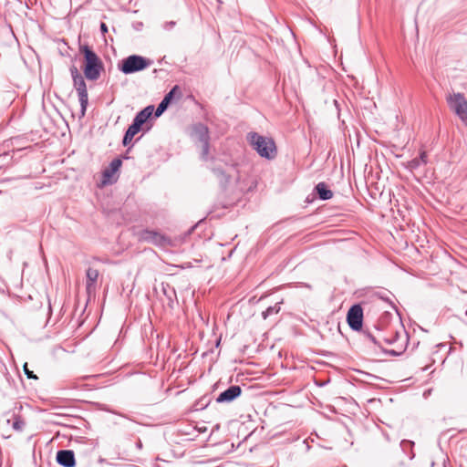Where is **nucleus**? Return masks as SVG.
I'll return each instance as SVG.
<instances>
[{
  "label": "nucleus",
  "instance_id": "9",
  "mask_svg": "<svg viewBox=\"0 0 467 467\" xmlns=\"http://www.w3.org/2000/svg\"><path fill=\"white\" fill-rule=\"evenodd\" d=\"M347 321L349 327L354 331H358L363 325V309L360 305H353L348 311Z\"/></svg>",
  "mask_w": 467,
  "mask_h": 467
},
{
  "label": "nucleus",
  "instance_id": "24",
  "mask_svg": "<svg viewBox=\"0 0 467 467\" xmlns=\"http://www.w3.org/2000/svg\"><path fill=\"white\" fill-rule=\"evenodd\" d=\"M163 293L167 296L168 300L171 302H172V296H176L174 289H171V291H168L166 288H163Z\"/></svg>",
  "mask_w": 467,
  "mask_h": 467
},
{
  "label": "nucleus",
  "instance_id": "14",
  "mask_svg": "<svg viewBox=\"0 0 467 467\" xmlns=\"http://www.w3.org/2000/svg\"><path fill=\"white\" fill-rule=\"evenodd\" d=\"M121 164H122V161L119 158H116L111 161L109 167H107L103 171V173H102V175H103L102 182L104 184L113 182V181L111 179H112L113 175L119 170Z\"/></svg>",
  "mask_w": 467,
  "mask_h": 467
},
{
  "label": "nucleus",
  "instance_id": "1",
  "mask_svg": "<svg viewBox=\"0 0 467 467\" xmlns=\"http://www.w3.org/2000/svg\"><path fill=\"white\" fill-rule=\"evenodd\" d=\"M78 50L84 57L83 73L88 80L96 81L104 71V64L100 57L88 44H80Z\"/></svg>",
  "mask_w": 467,
  "mask_h": 467
},
{
  "label": "nucleus",
  "instance_id": "2",
  "mask_svg": "<svg viewBox=\"0 0 467 467\" xmlns=\"http://www.w3.org/2000/svg\"><path fill=\"white\" fill-rule=\"evenodd\" d=\"M246 140L260 157L266 160L275 158L277 150L275 142L272 138L260 135L254 131H250L246 135Z\"/></svg>",
  "mask_w": 467,
  "mask_h": 467
},
{
  "label": "nucleus",
  "instance_id": "13",
  "mask_svg": "<svg viewBox=\"0 0 467 467\" xmlns=\"http://www.w3.org/2000/svg\"><path fill=\"white\" fill-rule=\"evenodd\" d=\"M57 462L63 467H74L76 465L75 453L71 450H60L57 452Z\"/></svg>",
  "mask_w": 467,
  "mask_h": 467
},
{
  "label": "nucleus",
  "instance_id": "4",
  "mask_svg": "<svg viewBox=\"0 0 467 467\" xmlns=\"http://www.w3.org/2000/svg\"><path fill=\"white\" fill-rule=\"evenodd\" d=\"M189 135L195 143H201V158L203 161L208 160L210 153V134L208 127L202 123L194 124L190 128Z\"/></svg>",
  "mask_w": 467,
  "mask_h": 467
},
{
  "label": "nucleus",
  "instance_id": "3",
  "mask_svg": "<svg viewBox=\"0 0 467 467\" xmlns=\"http://www.w3.org/2000/svg\"><path fill=\"white\" fill-rule=\"evenodd\" d=\"M380 335L384 339L378 343V347L384 349V345L394 346L395 348L389 351L393 355L400 354L407 342V336L403 329L398 331L392 327H389L385 330L380 329Z\"/></svg>",
  "mask_w": 467,
  "mask_h": 467
},
{
  "label": "nucleus",
  "instance_id": "10",
  "mask_svg": "<svg viewBox=\"0 0 467 467\" xmlns=\"http://www.w3.org/2000/svg\"><path fill=\"white\" fill-rule=\"evenodd\" d=\"M447 100L451 109L457 115L467 116V100L462 94L450 95Z\"/></svg>",
  "mask_w": 467,
  "mask_h": 467
},
{
  "label": "nucleus",
  "instance_id": "11",
  "mask_svg": "<svg viewBox=\"0 0 467 467\" xmlns=\"http://www.w3.org/2000/svg\"><path fill=\"white\" fill-rule=\"evenodd\" d=\"M182 96V91L179 86H174L169 93H167L161 102L159 104L158 108L155 110L154 117H160L165 109L168 108L171 99L174 97L180 98Z\"/></svg>",
  "mask_w": 467,
  "mask_h": 467
},
{
  "label": "nucleus",
  "instance_id": "30",
  "mask_svg": "<svg viewBox=\"0 0 467 467\" xmlns=\"http://www.w3.org/2000/svg\"><path fill=\"white\" fill-rule=\"evenodd\" d=\"M61 120L67 125L68 126V123L67 122L66 119L65 118H62Z\"/></svg>",
  "mask_w": 467,
  "mask_h": 467
},
{
  "label": "nucleus",
  "instance_id": "20",
  "mask_svg": "<svg viewBox=\"0 0 467 467\" xmlns=\"http://www.w3.org/2000/svg\"><path fill=\"white\" fill-rule=\"evenodd\" d=\"M8 423L12 424V428L16 431H22L26 425L25 420L19 415H14L12 420H7Z\"/></svg>",
  "mask_w": 467,
  "mask_h": 467
},
{
  "label": "nucleus",
  "instance_id": "15",
  "mask_svg": "<svg viewBox=\"0 0 467 467\" xmlns=\"http://www.w3.org/2000/svg\"><path fill=\"white\" fill-rule=\"evenodd\" d=\"M87 284L86 289L88 295L93 293L96 289V282L99 277V271L95 268H88L86 271Z\"/></svg>",
  "mask_w": 467,
  "mask_h": 467
},
{
  "label": "nucleus",
  "instance_id": "17",
  "mask_svg": "<svg viewBox=\"0 0 467 467\" xmlns=\"http://www.w3.org/2000/svg\"><path fill=\"white\" fill-rule=\"evenodd\" d=\"M315 190L319 197L323 201L329 200L333 197V192L329 190L325 182H319L315 187Z\"/></svg>",
  "mask_w": 467,
  "mask_h": 467
},
{
  "label": "nucleus",
  "instance_id": "27",
  "mask_svg": "<svg viewBox=\"0 0 467 467\" xmlns=\"http://www.w3.org/2000/svg\"><path fill=\"white\" fill-rule=\"evenodd\" d=\"M442 461L443 467H447V462H449L448 457H446V459H443Z\"/></svg>",
  "mask_w": 467,
  "mask_h": 467
},
{
  "label": "nucleus",
  "instance_id": "22",
  "mask_svg": "<svg viewBox=\"0 0 467 467\" xmlns=\"http://www.w3.org/2000/svg\"><path fill=\"white\" fill-rule=\"evenodd\" d=\"M155 108L153 105H149L140 111H139L135 117H154Z\"/></svg>",
  "mask_w": 467,
  "mask_h": 467
},
{
  "label": "nucleus",
  "instance_id": "8",
  "mask_svg": "<svg viewBox=\"0 0 467 467\" xmlns=\"http://www.w3.org/2000/svg\"><path fill=\"white\" fill-rule=\"evenodd\" d=\"M153 119H134L133 123L128 128L123 137V145L128 146L131 142L133 137L140 130H144V126L146 127V130H149L152 126Z\"/></svg>",
  "mask_w": 467,
  "mask_h": 467
},
{
  "label": "nucleus",
  "instance_id": "6",
  "mask_svg": "<svg viewBox=\"0 0 467 467\" xmlns=\"http://www.w3.org/2000/svg\"><path fill=\"white\" fill-rule=\"evenodd\" d=\"M140 242L151 244L161 248H166L172 245V241L167 235L155 230L144 229L138 234Z\"/></svg>",
  "mask_w": 467,
  "mask_h": 467
},
{
  "label": "nucleus",
  "instance_id": "29",
  "mask_svg": "<svg viewBox=\"0 0 467 467\" xmlns=\"http://www.w3.org/2000/svg\"><path fill=\"white\" fill-rule=\"evenodd\" d=\"M439 347H440V350H441L442 348H445V347H446V345L440 343V344H439Z\"/></svg>",
  "mask_w": 467,
  "mask_h": 467
},
{
  "label": "nucleus",
  "instance_id": "12",
  "mask_svg": "<svg viewBox=\"0 0 467 467\" xmlns=\"http://www.w3.org/2000/svg\"><path fill=\"white\" fill-rule=\"evenodd\" d=\"M242 393V389L238 385H232L216 398L218 403H228L237 399Z\"/></svg>",
  "mask_w": 467,
  "mask_h": 467
},
{
  "label": "nucleus",
  "instance_id": "16",
  "mask_svg": "<svg viewBox=\"0 0 467 467\" xmlns=\"http://www.w3.org/2000/svg\"><path fill=\"white\" fill-rule=\"evenodd\" d=\"M363 337L365 341H369L375 346H378V343L384 339L380 335V329L375 327L373 331L366 330L363 332Z\"/></svg>",
  "mask_w": 467,
  "mask_h": 467
},
{
  "label": "nucleus",
  "instance_id": "28",
  "mask_svg": "<svg viewBox=\"0 0 467 467\" xmlns=\"http://www.w3.org/2000/svg\"><path fill=\"white\" fill-rule=\"evenodd\" d=\"M463 122V124L467 127V119H461Z\"/></svg>",
  "mask_w": 467,
  "mask_h": 467
},
{
  "label": "nucleus",
  "instance_id": "26",
  "mask_svg": "<svg viewBox=\"0 0 467 467\" xmlns=\"http://www.w3.org/2000/svg\"><path fill=\"white\" fill-rule=\"evenodd\" d=\"M100 30H101L102 33L108 32V26H107V25L105 23H101L100 24Z\"/></svg>",
  "mask_w": 467,
  "mask_h": 467
},
{
  "label": "nucleus",
  "instance_id": "19",
  "mask_svg": "<svg viewBox=\"0 0 467 467\" xmlns=\"http://www.w3.org/2000/svg\"><path fill=\"white\" fill-rule=\"evenodd\" d=\"M413 446H414V442L411 441L403 440L400 442L401 450L403 451V452L405 454H407V456L410 460H412L415 456L413 450H412Z\"/></svg>",
  "mask_w": 467,
  "mask_h": 467
},
{
  "label": "nucleus",
  "instance_id": "5",
  "mask_svg": "<svg viewBox=\"0 0 467 467\" xmlns=\"http://www.w3.org/2000/svg\"><path fill=\"white\" fill-rule=\"evenodd\" d=\"M70 74L73 79V85L75 89L78 92V99L81 106V111L82 114L85 113L88 101V94L87 89L86 81L84 79V77L80 74L77 67L72 66L70 67Z\"/></svg>",
  "mask_w": 467,
  "mask_h": 467
},
{
  "label": "nucleus",
  "instance_id": "23",
  "mask_svg": "<svg viewBox=\"0 0 467 467\" xmlns=\"http://www.w3.org/2000/svg\"><path fill=\"white\" fill-rule=\"evenodd\" d=\"M24 368V372H25V374L26 375V377H27L28 379H37V377L34 374V372H33V371H31V370H29L28 366H27V363H25V365H24V368Z\"/></svg>",
  "mask_w": 467,
  "mask_h": 467
},
{
  "label": "nucleus",
  "instance_id": "25",
  "mask_svg": "<svg viewBox=\"0 0 467 467\" xmlns=\"http://www.w3.org/2000/svg\"><path fill=\"white\" fill-rule=\"evenodd\" d=\"M432 391H433V389H431V388L425 389L422 394L423 398L428 399L431 395Z\"/></svg>",
  "mask_w": 467,
  "mask_h": 467
},
{
  "label": "nucleus",
  "instance_id": "7",
  "mask_svg": "<svg viewBox=\"0 0 467 467\" xmlns=\"http://www.w3.org/2000/svg\"><path fill=\"white\" fill-rule=\"evenodd\" d=\"M150 65L151 61L150 59L141 56L131 55L122 60V63L119 66V68L124 74H131L143 70Z\"/></svg>",
  "mask_w": 467,
  "mask_h": 467
},
{
  "label": "nucleus",
  "instance_id": "18",
  "mask_svg": "<svg viewBox=\"0 0 467 467\" xmlns=\"http://www.w3.org/2000/svg\"><path fill=\"white\" fill-rule=\"evenodd\" d=\"M213 174L218 179L220 185L223 189L226 188V185L229 182L230 176L225 173L224 171H223L221 168H213Z\"/></svg>",
  "mask_w": 467,
  "mask_h": 467
},
{
  "label": "nucleus",
  "instance_id": "31",
  "mask_svg": "<svg viewBox=\"0 0 467 467\" xmlns=\"http://www.w3.org/2000/svg\"><path fill=\"white\" fill-rule=\"evenodd\" d=\"M435 466V462L434 461H431V467H434Z\"/></svg>",
  "mask_w": 467,
  "mask_h": 467
},
{
  "label": "nucleus",
  "instance_id": "21",
  "mask_svg": "<svg viewBox=\"0 0 467 467\" xmlns=\"http://www.w3.org/2000/svg\"><path fill=\"white\" fill-rule=\"evenodd\" d=\"M280 309L281 307L279 303H277L275 306H268L265 311H263L262 317L264 319H266L268 317L279 313Z\"/></svg>",
  "mask_w": 467,
  "mask_h": 467
}]
</instances>
